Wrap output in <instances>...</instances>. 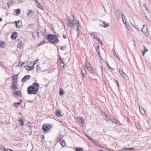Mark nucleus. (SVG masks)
I'll return each mask as SVG.
<instances>
[{
  "label": "nucleus",
  "instance_id": "obj_39",
  "mask_svg": "<svg viewBox=\"0 0 151 151\" xmlns=\"http://www.w3.org/2000/svg\"><path fill=\"white\" fill-rule=\"evenodd\" d=\"M62 137L61 134H60L59 136L58 137L57 140H59L60 141V140L61 139H62Z\"/></svg>",
  "mask_w": 151,
  "mask_h": 151
},
{
  "label": "nucleus",
  "instance_id": "obj_9",
  "mask_svg": "<svg viewBox=\"0 0 151 151\" xmlns=\"http://www.w3.org/2000/svg\"><path fill=\"white\" fill-rule=\"evenodd\" d=\"M30 86H31V88L34 90L36 89L37 90V92H38L40 87V85L38 83H34L32 85Z\"/></svg>",
  "mask_w": 151,
  "mask_h": 151
},
{
  "label": "nucleus",
  "instance_id": "obj_64",
  "mask_svg": "<svg viewBox=\"0 0 151 151\" xmlns=\"http://www.w3.org/2000/svg\"><path fill=\"white\" fill-rule=\"evenodd\" d=\"M8 4H11V2H10V1H9L8 2Z\"/></svg>",
  "mask_w": 151,
  "mask_h": 151
},
{
  "label": "nucleus",
  "instance_id": "obj_11",
  "mask_svg": "<svg viewBox=\"0 0 151 151\" xmlns=\"http://www.w3.org/2000/svg\"><path fill=\"white\" fill-rule=\"evenodd\" d=\"M14 22L16 24V26L17 27L20 28L22 27L21 21H15Z\"/></svg>",
  "mask_w": 151,
  "mask_h": 151
},
{
  "label": "nucleus",
  "instance_id": "obj_26",
  "mask_svg": "<svg viewBox=\"0 0 151 151\" xmlns=\"http://www.w3.org/2000/svg\"><path fill=\"white\" fill-rule=\"evenodd\" d=\"M123 76V78L126 81L128 80V78L127 76L125 74H124L122 76Z\"/></svg>",
  "mask_w": 151,
  "mask_h": 151
},
{
  "label": "nucleus",
  "instance_id": "obj_35",
  "mask_svg": "<svg viewBox=\"0 0 151 151\" xmlns=\"http://www.w3.org/2000/svg\"><path fill=\"white\" fill-rule=\"evenodd\" d=\"M25 63H19L18 64V65L17 66H16L17 67V66H18L19 67H22V65L23 64H24Z\"/></svg>",
  "mask_w": 151,
  "mask_h": 151
},
{
  "label": "nucleus",
  "instance_id": "obj_21",
  "mask_svg": "<svg viewBox=\"0 0 151 151\" xmlns=\"http://www.w3.org/2000/svg\"><path fill=\"white\" fill-rule=\"evenodd\" d=\"M139 110H140V113H141V114H142L143 115H144V114H145V111L142 108H141L139 109Z\"/></svg>",
  "mask_w": 151,
  "mask_h": 151
},
{
  "label": "nucleus",
  "instance_id": "obj_15",
  "mask_svg": "<svg viewBox=\"0 0 151 151\" xmlns=\"http://www.w3.org/2000/svg\"><path fill=\"white\" fill-rule=\"evenodd\" d=\"M17 34V32H13L12 34V35L11 36V38L13 40H14L16 39V36Z\"/></svg>",
  "mask_w": 151,
  "mask_h": 151
},
{
  "label": "nucleus",
  "instance_id": "obj_23",
  "mask_svg": "<svg viewBox=\"0 0 151 151\" xmlns=\"http://www.w3.org/2000/svg\"><path fill=\"white\" fill-rule=\"evenodd\" d=\"M19 121L20 122V123H21V126H23L24 125V124L23 119H22L20 118H19Z\"/></svg>",
  "mask_w": 151,
  "mask_h": 151
},
{
  "label": "nucleus",
  "instance_id": "obj_34",
  "mask_svg": "<svg viewBox=\"0 0 151 151\" xmlns=\"http://www.w3.org/2000/svg\"><path fill=\"white\" fill-rule=\"evenodd\" d=\"M20 103L17 102V103H15L14 104V106H15L16 107H18L20 105Z\"/></svg>",
  "mask_w": 151,
  "mask_h": 151
},
{
  "label": "nucleus",
  "instance_id": "obj_42",
  "mask_svg": "<svg viewBox=\"0 0 151 151\" xmlns=\"http://www.w3.org/2000/svg\"><path fill=\"white\" fill-rule=\"evenodd\" d=\"M111 120L113 122H114L115 123L116 122V121H117V120H116L115 119H112V120Z\"/></svg>",
  "mask_w": 151,
  "mask_h": 151
},
{
  "label": "nucleus",
  "instance_id": "obj_14",
  "mask_svg": "<svg viewBox=\"0 0 151 151\" xmlns=\"http://www.w3.org/2000/svg\"><path fill=\"white\" fill-rule=\"evenodd\" d=\"M13 94H15V96L18 97L20 96L21 94V92L19 91H17L15 92H14Z\"/></svg>",
  "mask_w": 151,
  "mask_h": 151
},
{
  "label": "nucleus",
  "instance_id": "obj_25",
  "mask_svg": "<svg viewBox=\"0 0 151 151\" xmlns=\"http://www.w3.org/2000/svg\"><path fill=\"white\" fill-rule=\"evenodd\" d=\"M63 92H64V91H63L62 88H60V89L59 92L60 95L61 96V95H63L64 93Z\"/></svg>",
  "mask_w": 151,
  "mask_h": 151
},
{
  "label": "nucleus",
  "instance_id": "obj_18",
  "mask_svg": "<svg viewBox=\"0 0 151 151\" xmlns=\"http://www.w3.org/2000/svg\"><path fill=\"white\" fill-rule=\"evenodd\" d=\"M122 15V21L123 22L124 24H126L127 22L126 21L125 19V16L124 15H123V14L122 13H121Z\"/></svg>",
  "mask_w": 151,
  "mask_h": 151
},
{
  "label": "nucleus",
  "instance_id": "obj_56",
  "mask_svg": "<svg viewBox=\"0 0 151 151\" xmlns=\"http://www.w3.org/2000/svg\"><path fill=\"white\" fill-rule=\"evenodd\" d=\"M60 64H62V63L64 64L63 61L60 59Z\"/></svg>",
  "mask_w": 151,
  "mask_h": 151
},
{
  "label": "nucleus",
  "instance_id": "obj_40",
  "mask_svg": "<svg viewBox=\"0 0 151 151\" xmlns=\"http://www.w3.org/2000/svg\"><path fill=\"white\" fill-rule=\"evenodd\" d=\"M81 71L82 73H86V69L84 68H83V69H82L81 70Z\"/></svg>",
  "mask_w": 151,
  "mask_h": 151
},
{
  "label": "nucleus",
  "instance_id": "obj_10",
  "mask_svg": "<svg viewBox=\"0 0 151 151\" xmlns=\"http://www.w3.org/2000/svg\"><path fill=\"white\" fill-rule=\"evenodd\" d=\"M85 66L88 70L90 72L92 73L93 72V70L89 63L86 62L85 63Z\"/></svg>",
  "mask_w": 151,
  "mask_h": 151
},
{
  "label": "nucleus",
  "instance_id": "obj_52",
  "mask_svg": "<svg viewBox=\"0 0 151 151\" xmlns=\"http://www.w3.org/2000/svg\"><path fill=\"white\" fill-rule=\"evenodd\" d=\"M96 40H97L99 42L101 43V40L98 37L97 38Z\"/></svg>",
  "mask_w": 151,
  "mask_h": 151
},
{
  "label": "nucleus",
  "instance_id": "obj_61",
  "mask_svg": "<svg viewBox=\"0 0 151 151\" xmlns=\"http://www.w3.org/2000/svg\"><path fill=\"white\" fill-rule=\"evenodd\" d=\"M67 37L65 35H63V38L64 39H66Z\"/></svg>",
  "mask_w": 151,
  "mask_h": 151
},
{
  "label": "nucleus",
  "instance_id": "obj_37",
  "mask_svg": "<svg viewBox=\"0 0 151 151\" xmlns=\"http://www.w3.org/2000/svg\"><path fill=\"white\" fill-rule=\"evenodd\" d=\"M38 60H39V59H37L36 60H35L34 61L33 63L32 64H33L32 65H33V66H34V65H35L37 62Z\"/></svg>",
  "mask_w": 151,
  "mask_h": 151
},
{
  "label": "nucleus",
  "instance_id": "obj_60",
  "mask_svg": "<svg viewBox=\"0 0 151 151\" xmlns=\"http://www.w3.org/2000/svg\"><path fill=\"white\" fill-rule=\"evenodd\" d=\"M142 55L143 56H144L145 55V52H144V51H143V50H142Z\"/></svg>",
  "mask_w": 151,
  "mask_h": 151
},
{
  "label": "nucleus",
  "instance_id": "obj_47",
  "mask_svg": "<svg viewBox=\"0 0 151 151\" xmlns=\"http://www.w3.org/2000/svg\"><path fill=\"white\" fill-rule=\"evenodd\" d=\"M5 44L4 42L0 43V46L1 47H3L4 45Z\"/></svg>",
  "mask_w": 151,
  "mask_h": 151
},
{
  "label": "nucleus",
  "instance_id": "obj_20",
  "mask_svg": "<svg viewBox=\"0 0 151 151\" xmlns=\"http://www.w3.org/2000/svg\"><path fill=\"white\" fill-rule=\"evenodd\" d=\"M55 114L58 117H60L61 116L60 111L59 110L56 111Z\"/></svg>",
  "mask_w": 151,
  "mask_h": 151
},
{
  "label": "nucleus",
  "instance_id": "obj_38",
  "mask_svg": "<svg viewBox=\"0 0 151 151\" xmlns=\"http://www.w3.org/2000/svg\"><path fill=\"white\" fill-rule=\"evenodd\" d=\"M17 47H19L20 48H21L22 47V43H18Z\"/></svg>",
  "mask_w": 151,
  "mask_h": 151
},
{
  "label": "nucleus",
  "instance_id": "obj_29",
  "mask_svg": "<svg viewBox=\"0 0 151 151\" xmlns=\"http://www.w3.org/2000/svg\"><path fill=\"white\" fill-rule=\"evenodd\" d=\"M12 77L13 78L12 80H15L17 81V76H12Z\"/></svg>",
  "mask_w": 151,
  "mask_h": 151
},
{
  "label": "nucleus",
  "instance_id": "obj_43",
  "mask_svg": "<svg viewBox=\"0 0 151 151\" xmlns=\"http://www.w3.org/2000/svg\"><path fill=\"white\" fill-rule=\"evenodd\" d=\"M95 144L98 147H101V145L99 143L97 142Z\"/></svg>",
  "mask_w": 151,
  "mask_h": 151
},
{
  "label": "nucleus",
  "instance_id": "obj_16",
  "mask_svg": "<svg viewBox=\"0 0 151 151\" xmlns=\"http://www.w3.org/2000/svg\"><path fill=\"white\" fill-rule=\"evenodd\" d=\"M60 142L61 145L63 147H64L65 146L66 143L64 140L61 139L60 140Z\"/></svg>",
  "mask_w": 151,
  "mask_h": 151
},
{
  "label": "nucleus",
  "instance_id": "obj_5",
  "mask_svg": "<svg viewBox=\"0 0 151 151\" xmlns=\"http://www.w3.org/2000/svg\"><path fill=\"white\" fill-rule=\"evenodd\" d=\"M141 31L143 34L145 36H148L149 35L147 26L146 25H143V28H142Z\"/></svg>",
  "mask_w": 151,
  "mask_h": 151
},
{
  "label": "nucleus",
  "instance_id": "obj_53",
  "mask_svg": "<svg viewBox=\"0 0 151 151\" xmlns=\"http://www.w3.org/2000/svg\"><path fill=\"white\" fill-rule=\"evenodd\" d=\"M107 65H108V66L109 68L110 69H112V70H114V68H111V67H110V66H109V64H108V63H107Z\"/></svg>",
  "mask_w": 151,
  "mask_h": 151
},
{
  "label": "nucleus",
  "instance_id": "obj_17",
  "mask_svg": "<svg viewBox=\"0 0 151 151\" xmlns=\"http://www.w3.org/2000/svg\"><path fill=\"white\" fill-rule=\"evenodd\" d=\"M103 23L104 24V25H102L100 24V25L102 27H104V28L107 27H108L109 25V24L108 23H106L105 22H103Z\"/></svg>",
  "mask_w": 151,
  "mask_h": 151
},
{
  "label": "nucleus",
  "instance_id": "obj_32",
  "mask_svg": "<svg viewBox=\"0 0 151 151\" xmlns=\"http://www.w3.org/2000/svg\"><path fill=\"white\" fill-rule=\"evenodd\" d=\"M75 150L76 151H83L82 149L81 148L77 147L76 148Z\"/></svg>",
  "mask_w": 151,
  "mask_h": 151
},
{
  "label": "nucleus",
  "instance_id": "obj_28",
  "mask_svg": "<svg viewBox=\"0 0 151 151\" xmlns=\"http://www.w3.org/2000/svg\"><path fill=\"white\" fill-rule=\"evenodd\" d=\"M33 12H32L31 10H29V11L28 12L27 14V16L29 17L30 15Z\"/></svg>",
  "mask_w": 151,
  "mask_h": 151
},
{
  "label": "nucleus",
  "instance_id": "obj_27",
  "mask_svg": "<svg viewBox=\"0 0 151 151\" xmlns=\"http://www.w3.org/2000/svg\"><path fill=\"white\" fill-rule=\"evenodd\" d=\"M60 70H62L64 68V64H60Z\"/></svg>",
  "mask_w": 151,
  "mask_h": 151
},
{
  "label": "nucleus",
  "instance_id": "obj_24",
  "mask_svg": "<svg viewBox=\"0 0 151 151\" xmlns=\"http://www.w3.org/2000/svg\"><path fill=\"white\" fill-rule=\"evenodd\" d=\"M36 4L38 8L42 10L43 9V7L39 3L37 4Z\"/></svg>",
  "mask_w": 151,
  "mask_h": 151
},
{
  "label": "nucleus",
  "instance_id": "obj_3",
  "mask_svg": "<svg viewBox=\"0 0 151 151\" xmlns=\"http://www.w3.org/2000/svg\"><path fill=\"white\" fill-rule=\"evenodd\" d=\"M33 61L29 62L27 63L25 66L24 68L28 71H30L33 70L34 68V67L33 65Z\"/></svg>",
  "mask_w": 151,
  "mask_h": 151
},
{
  "label": "nucleus",
  "instance_id": "obj_1",
  "mask_svg": "<svg viewBox=\"0 0 151 151\" xmlns=\"http://www.w3.org/2000/svg\"><path fill=\"white\" fill-rule=\"evenodd\" d=\"M67 21L68 26L73 27L76 31L78 30L79 24L77 21L74 20V18L72 21L70 19H67Z\"/></svg>",
  "mask_w": 151,
  "mask_h": 151
},
{
  "label": "nucleus",
  "instance_id": "obj_12",
  "mask_svg": "<svg viewBox=\"0 0 151 151\" xmlns=\"http://www.w3.org/2000/svg\"><path fill=\"white\" fill-rule=\"evenodd\" d=\"M30 78V76L29 75H26L25 76L22 80V82H24L26 81L27 80L29 79Z\"/></svg>",
  "mask_w": 151,
  "mask_h": 151
},
{
  "label": "nucleus",
  "instance_id": "obj_50",
  "mask_svg": "<svg viewBox=\"0 0 151 151\" xmlns=\"http://www.w3.org/2000/svg\"><path fill=\"white\" fill-rule=\"evenodd\" d=\"M85 135H86V136L88 138V139L90 140H93V139H92L90 137L88 136L86 134H85Z\"/></svg>",
  "mask_w": 151,
  "mask_h": 151
},
{
  "label": "nucleus",
  "instance_id": "obj_62",
  "mask_svg": "<svg viewBox=\"0 0 151 151\" xmlns=\"http://www.w3.org/2000/svg\"><path fill=\"white\" fill-rule=\"evenodd\" d=\"M116 82L117 83V84L118 86V87H119V85H118V82L117 81H116Z\"/></svg>",
  "mask_w": 151,
  "mask_h": 151
},
{
  "label": "nucleus",
  "instance_id": "obj_19",
  "mask_svg": "<svg viewBox=\"0 0 151 151\" xmlns=\"http://www.w3.org/2000/svg\"><path fill=\"white\" fill-rule=\"evenodd\" d=\"M14 13L16 14L17 15H18L20 14L21 12V10L20 9H15L14 10Z\"/></svg>",
  "mask_w": 151,
  "mask_h": 151
},
{
  "label": "nucleus",
  "instance_id": "obj_4",
  "mask_svg": "<svg viewBox=\"0 0 151 151\" xmlns=\"http://www.w3.org/2000/svg\"><path fill=\"white\" fill-rule=\"evenodd\" d=\"M51 127V126L49 124H45L43 126L42 129L45 132H48L50 131Z\"/></svg>",
  "mask_w": 151,
  "mask_h": 151
},
{
  "label": "nucleus",
  "instance_id": "obj_45",
  "mask_svg": "<svg viewBox=\"0 0 151 151\" xmlns=\"http://www.w3.org/2000/svg\"><path fill=\"white\" fill-rule=\"evenodd\" d=\"M145 9V10L147 12H149V10L148 9V8L147 7H145V8H144Z\"/></svg>",
  "mask_w": 151,
  "mask_h": 151
},
{
  "label": "nucleus",
  "instance_id": "obj_49",
  "mask_svg": "<svg viewBox=\"0 0 151 151\" xmlns=\"http://www.w3.org/2000/svg\"><path fill=\"white\" fill-rule=\"evenodd\" d=\"M136 127L137 129H141L140 126L138 125H136Z\"/></svg>",
  "mask_w": 151,
  "mask_h": 151
},
{
  "label": "nucleus",
  "instance_id": "obj_57",
  "mask_svg": "<svg viewBox=\"0 0 151 151\" xmlns=\"http://www.w3.org/2000/svg\"><path fill=\"white\" fill-rule=\"evenodd\" d=\"M108 119H109V120H112V118H111L110 116H108L107 118Z\"/></svg>",
  "mask_w": 151,
  "mask_h": 151
},
{
  "label": "nucleus",
  "instance_id": "obj_54",
  "mask_svg": "<svg viewBox=\"0 0 151 151\" xmlns=\"http://www.w3.org/2000/svg\"><path fill=\"white\" fill-rule=\"evenodd\" d=\"M102 115H104L107 118V115L106 114H105V112H102Z\"/></svg>",
  "mask_w": 151,
  "mask_h": 151
},
{
  "label": "nucleus",
  "instance_id": "obj_41",
  "mask_svg": "<svg viewBox=\"0 0 151 151\" xmlns=\"http://www.w3.org/2000/svg\"><path fill=\"white\" fill-rule=\"evenodd\" d=\"M91 35L92 36H93L94 38L96 39V40L97 39V38L98 37H97V36H96L95 35V34L94 33H92V34H91Z\"/></svg>",
  "mask_w": 151,
  "mask_h": 151
},
{
  "label": "nucleus",
  "instance_id": "obj_2",
  "mask_svg": "<svg viewBox=\"0 0 151 151\" xmlns=\"http://www.w3.org/2000/svg\"><path fill=\"white\" fill-rule=\"evenodd\" d=\"M46 38L52 43L56 44L59 42L58 37L56 35H47Z\"/></svg>",
  "mask_w": 151,
  "mask_h": 151
},
{
  "label": "nucleus",
  "instance_id": "obj_33",
  "mask_svg": "<svg viewBox=\"0 0 151 151\" xmlns=\"http://www.w3.org/2000/svg\"><path fill=\"white\" fill-rule=\"evenodd\" d=\"M119 73L122 76L125 73L123 72V71L122 70H120L119 69Z\"/></svg>",
  "mask_w": 151,
  "mask_h": 151
},
{
  "label": "nucleus",
  "instance_id": "obj_51",
  "mask_svg": "<svg viewBox=\"0 0 151 151\" xmlns=\"http://www.w3.org/2000/svg\"><path fill=\"white\" fill-rule=\"evenodd\" d=\"M31 124L30 122H28V124H27V125L30 128H31Z\"/></svg>",
  "mask_w": 151,
  "mask_h": 151
},
{
  "label": "nucleus",
  "instance_id": "obj_59",
  "mask_svg": "<svg viewBox=\"0 0 151 151\" xmlns=\"http://www.w3.org/2000/svg\"><path fill=\"white\" fill-rule=\"evenodd\" d=\"M9 150L11 151V149H8L7 150H5V149H4V151H9Z\"/></svg>",
  "mask_w": 151,
  "mask_h": 151
},
{
  "label": "nucleus",
  "instance_id": "obj_63",
  "mask_svg": "<svg viewBox=\"0 0 151 151\" xmlns=\"http://www.w3.org/2000/svg\"><path fill=\"white\" fill-rule=\"evenodd\" d=\"M2 21V19L1 18H0V22H1Z\"/></svg>",
  "mask_w": 151,
  "mask_h": 151
},
{
  "label": "nucleus",
  "instance_id": "obj_22",
  "mask_svg": "<svg viewBox=\"0 0 151 151\" xmlns=\"http://www.w3.org/2000/svg\"><path fill=\"white\" fill-rule=\"evenodd\" d=\"M133 148H124L123 149L125 151H132Z\"/></svg>",
  "mask_w": 151,
  "mask_h": 151
},
{
  "label": "nucleus",
  "instance_id": "obj_8",
  "mask_svg": "<svg viewBox=\"0 0 151 151\" xmlns=\"http://www.w3.org/2000/svg\"><path fill=\"white\" fill-rule=\"evenodd\" d=\"M12 84L10 87L13 91H14L18 88V85L17 84V81L15 80H12Z\"/></svg>",
  "mask_w": 151,
  "mask_h": 151
},
{
  "label": "nucleus",
  "instance_id": "obj_44",
  "mask_svg": "<svg viewBox=\"0 0 151 151\" xmlns=\"http://www.w3.org/2000/svg\"><path fill=\"white\" fill-rule=\"evenodd\" d=\"M113 50H114V52H113V53H114V56L116 57V58H117L118 59V57H117V55H116V52H115L114 49H113Z\"/></svg>",
  "mask_w": 151,
  "mask_h": 151
},
{
  "label": "nucleus",
  "instance_id": "obj_55",
  "mask_svg": "<svg viewBox=\"0 0 151 151\" xmlns=\"http://www.w3.org/2000/svg\"><path fill=\"white\" fill-rule=\"evenodd\" d=\"M82 75L83 78H84L85 76H86V73H82Z\"/></svg>",
  "mask_w": 151,
  "mask_h": 151
},
{
  "label": "nucleus",
  "instance_id": "obj_58",
  "mask_svg": "<svg viewBox=\"0 0 151 151\" xmlns=\"http://www.w3.org/2000/svg\"><path fill=\"white\" fill-rule=\"evenodd\" d=\"M146 6V4L145 3H144L143 5V6L145 8V7H147Z\"/></svg>",
  "mask_w": 151,
  "mask_h": 151
},
{
  "label": "nucleus",
  "instance_id": "obj_36",
  "mask_svg": "<svg viewBox=\"0 0 151 151\" xmlns=\"http://www.w3.org/2000/svg\"><path fill=\"white\" fill-rule=\"evenodd\" d=\"M99 47L98 46V47H97L96 51L98 52V55H99V57H100V52H99Z\"/></svg>",
  "mask_w": 151,
  "mask_h": 151
},
{
  "label": "nucleus",
  "instance_id": "obj_31",
  "mask_svg": "<svg viewBox=\"0 0 151 151\" xmlns=\"http://www.w3.org/2000/svg\"><path fill=\"white\" fill-rule=\"evenodd\" d=\"M143 47V49L144 50H143V51H144V52H147L148 51V49L146 47L144 46V45H143L142 46Z\"/></svg>",
  "mask_w": 151,
  "mask_h": 151
},
{
  "label": "nucleus",
  "instance_id": "obj_48",
  "mask_svg": "<svg viewBox=\"0 0 151 151\" xmlns=\"http://www.w3.org/2000/svg\"><path fill=\"white\" fill-rule=\"evenodd\" d=\"M125 24V25L127 28V29H128V30H129V25L128 24H127V23L126 24Z\"/></svg>",
  "mask_w": 151,
  "mask_h": 151
},
{
  "label": "nucleus",
  "instance_id": "obj_46",
  "mask_svg": "<svg viewBox=\"0 0 151 151\" xmlns=\"http://www.w3.org/2000/svg\"><path fill=\"white\" fill-rule=\"evenodd\" d=\"M40 67L39 65H37V67H36L37 70H40Z\"/></svg>",
  "mask_w": 151,
  "mask_h": 151
},
{
  "label": "nucleus",
  "instance_id": "obj_30",
  "mask_svg": "<svg viewBox=\"0 0 151 151\" xmlns=\"http://www.w3.org/2000/svg\"><path fill=\"white\" fill-rule=\"evenodd\" d=\"M115 124L118 126H120L121 125V124L120 122L119 121H118V120H117L116 122V123Z\"/></svg>",
  "mask_w": 151,
  "mask_h": 151
},
{
  "label": "nucleus",
  "instance_id": "obj_13",
  "mask_svg": "<svg viewBox=\"0 0 151 151\" xmlns=\"http://www.w3.org/2000/svg\"><path fill=\"white\" fill-rule=\"evenodd\" d=\"M39 32L38 31L32 33V36L33 38H35V37H39Z\"/></svg>",
  "mask_w": 151,
  "mask_h": 151
},
{
  "label": "nucleus",
  "instance_id": "obj_6",
  "mask_svg": "<svg viewBox=\"0 0 151 151\" xmlns=\"http://www.w3.org/2000/svg\"><path fill=\"white\" fill-rule=\"evenodd\" d=\"M76 122L80 124V125L82 126L84 123V121L83 118L82 117H76Z\"/></svg>",
  "mask_w": 151,
  "mask_h": 151
},
{
  "label": "nucleus",
  "instance_id": "obj_7",
  "mask_svg": "<svg viewBox=\"0 0 151 151\" xmlns=\"http://www.w3.org/2000/svg\"><path fill=\"white\" fill-rule=\"evenodd\" d=\"M27 93L29 94H35L37 92V90L33 89L31 86H29L27 88Z\"/></svg>",
  "mask_w": 151,
  "mask_h": 151
}]
</instances>
